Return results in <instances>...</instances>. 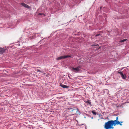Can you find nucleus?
<instances>
[{
    "label": "nucleus",
    "instance_id": "nucleus-10",
    "mask_svg": "<svg viewBox=\"0 0 129 129\" xmlns=\"http://www.w3.org/2000/svg\"><path fill=\"white\" fill-rule=\"evenodd\" d=\"M44 74L45 76L47 77H48L49 76V74L48 73H44Z\"/></svg>",
    "mask_w": 129,
    "mask_h": 129
},
{
    "label": "nucleus",
    "instance_id": "nucleus-3",
    "mask_svg": "<svg viewBox=\"0 0 129 129\" xmlns=\"http://www.w3.org/2000/svg\"><path fill=\"white\" fill-rule=\"evenodd\" d=\"M81 67L80 66H79L76 68L71 67L70 69L71 71L73 72L76 73H79L81 71Z\"/></svg>",
    "mask_w": 129,
    "mask_h": 129
},
{
    "label": "nucleus",
    "instance_id": "nucleus-21",
    "mask_svg": "<svg viewBox=\"0 0 129 129\" xmlns=\"http://www.w3.org/2000/svg\"><path fill=\"white\" fill-rule=\"evenodd\" d=\"M93 118V117H92L91 118Z\"/></svg>",
    "mask_w": 129,
    "mask_h": 129
},
{
    "label": "nucleus",
    "instance_id": "nucleus-14",
    "mask_svg": "<svg viewBox=\"0 0 129 129\" xmlns=\"http://www.w3.org/2000/svg\"><path fill=\"white\" fill-rule=\"evenodd\" d=\"M38 72H41L42 71H40L39 70H38L37 71Z\"/></svg>",
    "mask_w": 129,
    "mask_h": 129
},
{
    "label": "nucleus",
    "instance_id": "nucleus-6",
    "mask_svg": "<svg viewBox=\"0 0 129 129\" xmlns=\"http://www.w3.org/2000/svg\"><path fill=\"white\" fill-rule=\"evenodd\" d=\"M118 73L120 74L121 75V77L123 79H125L126 78V76L125 75H124L122 72H118Z\"/></svg>",
    "mask_w": 129,
    "mask_h": 129
},
{
    "label": "nucleus",
    "instance_id": "nucleus-5",
    "mask_svg": "<svg viewBox=\"0 0 129 129\" xmlns=\"http://www.w3.org/2000/svg\"><path fill=\"white\" fill-rule=\"evenodd\" d=\"M118 117H116V120H113V121H114V123H115V125H116L117 124H119L121 126L122 124L120 123V121H118Z\"/></svg>",
    "mask_w": 129,
    "mask_h": 129
},
{
    "label": "nucleus",
    "instance_id": "nucleus-8",
    "mask_svg": "<svg viewBox=\"0 0 129 129\" xmlns=\"http://www.w3.org/2000/svg\"><path fill=\"white\" fill-rule=\"evenodd\" d=\"M5 49L0 48V54H2L5 52Z\"/></svg>",
    "mask_w": 129,
    "mask_h": 129
},
{
    "label": "nucleus",
    "instance_id": "nucleus-2",
    "mask_svg": "<svg viewBox=\"0 0 129 129\" xmlns=\"http://www.w3.org/2000/svg\"><path fill=\"white\" fill-rule=\"evenodd\" d=\"M68 109L69 110V111L72 112V115L78 114L79 113L78 109L77 107H73L71 108H69Z\"/></svg>",
    "mask_w": 129,
    "mask_h": 129
},
{
    "label": "nucleus",
    "instance_id": "nucleus-9",
    "mask_svg": "<svg viewBox=\"0 0 129 129\" xmlns=\"http://www.w3.org/2000/svg\"><path fill=\"white\" fill-rule=\"evenodd\" d=\"M60 86L64 88H68L69 87V86H68L61 84H60Z\"/></svg>",
    "mask_w": 129,
    "mask_h": 129
},
{
    "label": "nucleus",
    "instance_id": "nucleus-18",
    "mask_svg": "<svg viewBox=\"0 0 129 129\" xmlns=\"http://www.w3.org/2000/svg\"><path fill=\"white\" fill-rule=\"evenodd\" d=\"M97 45H92V46H97Z\"/></svg>",
    "mask_w": 129,
    "mask_h": 129
},
{
    "label": "nucleus",
    "instance_id": "nucleus-12",
    "mask_svg": "<svg viewBox=\"0 0 129 129\" xmlns=\"http://www.w3.org/2000/svg\"><path fill=\"white\" fill-rule=\"evenodd\" d=\"M126 40V39H123V40H121L120 41V42H123L125 41Z\"/></svg>",
    "mask_w": 129,
    "mask_h": 129
},
{
    "label": "nucleus",
    "instance_id": "nucleus-19",
    "mask_svg": "<svg viewBox=\"0 0 129 129\" xmlns=\"http://www.w3.org/2000/svg\"><path fill=\"white\" fill-rule=\"evenodd\" d=\"M89 105H90V104L91 103L90 102H89Z\"/></svg>",
    "mask_w": 129,
    "mask_h": 129
},
{
    "label": "nucleus",
    "instance_id": "nucleus-11",
    "mask_svg": "<svg viewBox=\"0 0 129 129\" xmlns=\"http://www.w3.org/2000/svg\"><path fill=\"white\" fill-rule=\"evenodd\" d=\"M91 112L93 115H96V113L94 111H92Z\"/></svg>",
    "mask_w": 129,
    "mask_h": 129
},
{
    "label": "nucleus",
    "instance_id": "nucleus-15",
    "mask_svg": "<svg viewBox=\"0 0 129 129\" xmlns=\"http://www.w3.org/2000/svg\"><path fill=\"white\" fill-rule=\"evenodd\" d=\"M100 35V34H97L96 35V36H98Z\"/></svg>",
    "mask_w": 129,
    "mask_h": 129
},
{
    "label": "nucleus",
    "instance_id": "nucleus-4",
    "mask_svg": "<svg viewBox=\"0 0 129 129\" xmlns=\"http://www.w3.org/2000/svg\"><path fill=\"white\" fill-rule=\"evenodd\" d=\"M70 57V56L68 55H63L57 58H56V59L57 60H59L62 59H64L65 58H68Z\"/></svg>",
    "mask_w": 129,
    "mask_h": 129
},
{
    "label": "nucleus",
    "instance_id": "nucleus-17",
    "mask_svg": "<svg viewBox=\"0 0 129 129\" xmlns=\"http://www.w3.org/2000/svg\"><path fill=\"white\" fill-rule=\"evenodd\" d=\"M34 38H31V37H30L29 38V39H33Z\"/></svg>",
    "mask_w": 129,
    "mask_h": 129
},
{
    "label": "nucleus",
    "instance_id": "nucleus-20",
    "mask_svg": "<svg viewBox=\"0 0 129 129\" xmlns=\"http://www.w3.org/2000/svg\"><path fill=\"white\" fill-rule=\"evenodd\" d=\"M120 122V123H122V122H122V121Z\"/></svg>",
    "mask_w": 129,
    "mask_h": 129
},
{
    "label": "nucleus",
    "instance_id": "nucleus-1",
    "mask_svg": "<svg viewBox=\"0 0 129 129\" xmlns=\"http://www.w3.org/2000/svg\"><path fill=\"white\" fill-rule=\"evenodd\" d=\"M114 122V121L111 120L106 122L104 125V128L105 129H113L114 127L113 126H116Z\"/></svg>",
    "mask_w": 129,
    "mask_h": 129
},
{
    "label": "nucleus",
    "instance_id": "nucleus-7",
    "mask_svg": "<svg viewBox=\"0 0 129 129\" xmlns=\"http://www.w3.org/2000/svg\"><path fill=\"white\" fill-rule=\"evenodd\" d=\"M21 5L24 7L27 8V9H29L30 8V6L24 3H22Z\"/></svg>",
    "mask_w": 129,
    "mask_h": 129
},
{
    "label": "nucleus",
    "instance_id": "nucleus-16",
    "mask_svg": "<svg viewBox=\"0 0 129 129\" xmlns=\"http://www.w3.org/2000/svg\"><path fill=\"white\" fill-rule=\"evenodd\" d=\"M86 103H87L88 104H89V100H87L86 102Z\"/></svg>",
    "mask_w": 129,
    "mask_h": 129
},
{
    "label": "nucleus",
    "instance_id": "nucleus-13",
    "mask_svg": "<svg viewBox=\"0 0 129 129\" xmlns=\"http://www.w3.org/2000/svg\"><path fill=\"white\" fill-rule=\"evenodd\" d=\"M39 15H44V14L42 13H40L39 14Z\"/></svg>",
    "mask_w": 129,
    "mask_h": 129
}]
</instances>
